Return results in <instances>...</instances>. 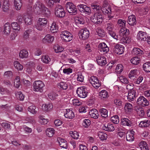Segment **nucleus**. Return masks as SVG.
Returning a JSON list of instances; mask_svg holds the SVG:
<instances>
[{
  "instance_id": "3",
  "label": "nucleus",
  "mask_w": 150,
  "mask_h": 150,
  "mask_svg": "<svg viewBox=\"0 0 150 150\" xmlns=\"http://www.w3.org/2000/svg\"><path fill=\"white\" fill-rule=\"evenodd\" d=\"M91 6L93 9L100 11L101 12L102 11L103 13L107 16L108 19H110L114 17L113 15L111 13V8L109 6L107 8L105 6H103V8H102L99 5L94 4H92Z\"/></svg>"
},
{
  "instance_id": "46",
  "label": "nucleus",
  "mask_w": 150,
  "mask_h": 150,
  "mask_svg": "<svg viewBox=\"0 0 150 150\" xmlns=\"http://www.w3.org/2000/svg\"><path fill=\"white\" fill-rule=\"evenodd\" d=\"M55 52L56 53H59L63 51L64 48L63 47L57 45H55L53 47Z\"/></svg>"
},
{
  "instance_id": "20",
  "label": "nucleus",
  "mask_w": 150,
  "mask_h": 150,
  "mask_svg": "<svg viewBox=\"0 0 150 150\" xmlns=\"http://www.w3.org/2000/svg\"><path fill=\"white\" fill-rule=\"evenodd\" d=\"M53 105L51 103L43 104L42 106V110L45 112H49L52 110Z\"/></svg>"
},
{
  "instance_id": "11",
  "label": "nucleus",
  "mask_w": 150,
  "mask_h": 150,
  "mask_svg": "<svg viewBox=\"0 0 150 150\" xmlns=\"http://www.w3.org/2000/svg\"><path fill=\"white\" fill-rule=\"evenodd\" d=\"M106 30L109 35L114 39L117 38V35L114 32V25L111 23H109L107 24Z\"/></svg>"
},
{
  "instance_id": "23",
  "label": "nucleus",
  "mask_w": 150,
  "mask_h": 150,
  "mask_svg": "<svg viewBox=\"0 0 150 150\" xmlns=\"http://www.w3.org/2000/svg\"><path fill=\"white\" fill-rule=\"evenodd\" d=\"M96 61L98 65L103 66L107 63L106 59L103 56H99L96 58Z\"/></svg>"
},
{
  "instance_id": "35",
  "label": "nucleus",
  "mask_w": 150,
  "mask_h": 150,
  "mask_svg": "<svg viewBox=\"0 0 150 150\" xmlns=\"http://www.w3.org/2000/svg\"><path fill=\"white\" fill-rule=\"evenodd\" d=\"M19 56L20 58L22 59L28 58V51L25 49L21 50L19 53Z\"/></svg>"
},
{
  "instance_id": "8",
  "label": "nucleus",
  "mask_w": 150,
  "mask_h": 150,
  "mask_svg": "<svg viewBox=\"0 0 150 150\" xmlns=\"http://www.w3.org/2000/svg\"><path fill=\"white\" fill-rule=\"evenodd\" d=\"M68 11L71 15H75L77 13V10L75 6L71 2H68L65 5Z\"/></svg>"
},
{
  "instance_id": "14",
  "label": "nucleus",
  "mask_w": 150,
  "mask_h": 150,
  "mask_svg": "<svg viewBox=\"0 0 150 150\" xmlns=\"http://www.w3.org/2000/svg\"><path fill=\"white\" fill-rule=\"evenodd\" d=\"M137 102L138 105L142 107L148 106L149 104V101L143 96L138 98Z\"/></svg>"
},
{
  "instance_id": "56",
  "label": "nucleus",
  "mask_w": 150,
  "mask_h": 150,
  "mask_svg": "<svg viewBox=\"0 0 150 150\" xmlns=\"http://www.w3.org/2000/svg\"><path fill=\"white\" fill-rule=\"evenodd\" d=\"M59 144L61 147L63 148H66L67 146L66 141L62 139H60L59 141Z\"/></svg>"
},
{
  "instance_id": "30",
  "label": "nucleus",
  "mask_w": 150,
  "mask_h": 150,
  "mask_svg": "<svg viewBox=\"0 0 150 150\" xmlns=\"http://www.w3.org/2000/svg\"><path fill=\"white\" fill-rule=\"evenodd\" d=\"M14 5L16 10H19L21 8L22 5V1L21 0H13Z\"/></svg>"
},
{
  "instance_id": "49",
  "label": "nucleus",
  "mask_w": 150,
  "mask_h": 150,
  "mask_svg": "<svg viewBox=\"0 0 150 150\" xmlns=\"http://www.w3.org/2000/svg\"><path fill=\"white\" fill-rule=\"evenodd\" d=\"M98 135L100 139L101 140H106L107 138V134L104 132H99L98 133Z\"/></svg>"
},
{
  "instance_id": "57",
  "label": "nucleus",
  "mask_w": 150,
  "mask_h": 150,
  "mask_svg": "<svg viewBox=\"0 0 150 150\" xmlns=\"http://www.w3.org/2000/svg\"><path fill=\"white\" fill-rule=\"evenodd\" d=\"M14 85L15 87L17 88H19L21 85L20 77L18 76H17L14 81Z\"/></svg>"
},
{
  "instance_id": "27",
  "label": "nucleus",
  "mask_w": 150,
  "mask_h": 150,
  "mask_svg": "<svg viewBox=\"0 0 150 150\" xmlns=\"http://www.w3.org/2000/svg\"><path fill=\"white\" fill-rule=\"evenodd\" d=\"M133 109L132 105L129 103H127L125 104L124 107V110L125 112L128 113L131 112Z\"/></svg>"
},
{
  "instance_id": "50",
  "label": "nucleus",
  "mask_w": 150,
  "mask_h": 150,
  "mask_svg": "<svg viewBox=\"0 0 150 150\" xmlns=\"http://www.w3.org/2000/svg\"><path fill=\"white\" fill-rule=\"evenodd\" d=\"M144 70L147 72H150V62L145 63L143 66Z\"/></svg>"
},
{
  "instance_id": "36",
  "label": "nucleus",
  "mask_w": 150,
  "mask_h": 150,
  "mask_svg": "<svg viewBox=\"0 0 150 150\" xmlns=\"http://www.w3.org/2000/svg\"><path fill=\"white\" fill-rule=\"evenodd\" d=\"M121 125L124 126L131 127L132 126V122L128 119L122 118L121 120Z\"/></svg>"
},
{
  "instance_id": "48",
  "label": "nucleus",
  "mask_w": 150,
  "mask_h": 150,
  "mask_svg": "<svg viewBox=\"0 0 150 150\" xmlns=\"http://www.w3.org/2000/svg\"><path fill=\"white\" fill-rule=\"evenodd\" d=\"M135 110L139 116L141 117H143L144 116V110L142 108L137 107L135 108Z\"/></svg>"
},
{
  "instance_id": "55",
  "label": "nucleus",
  "mask_w": 150,
  "mask_h": 150,
  "mask_svg": "<svg viewBox=\"0 0 150 150\" xmlns=\"http://www.w3.org/2000/svg\"><path fill=\"white\" fill-rule=\"evenodd\" d=\"M69 134L72 138L75 139H77L79 137V135L76 131H71L69 132Z\"/></svg>"
},
{
  "instance_id": "21",
  "label": "nucleus",
  "mask_w": 150,
  "mask_h": 150,
  "mask_svg": "<svg viewBox=\"0 0 150 150\" xmlns=\"http://www.w3.org/2000/svg\"><path fill=\"white\" fill-rule=\"evenodd\" d=\"M33 17L31 14L28 13L24 14V21L25 23L28 25H30L32 23Z\"/></svg>"
},
{
  "instance_id": "32",
  "label": "nucleus",
  "mask_w": 150,
  "mask_h": 150,
  "mask_svg": "<svg viewBox=\"0 0 150 150\" xmlns=\"http://www.w3.org/2000/svg\"><path fill=\"white\" fill-rule=\"evenodd\" d=\"M139 74V71L137 69L132 70L129 74V77L132 79L134 78H136Z\"/></svg>"
},
{
  "instance_id": "1",
  "label": "nucleus",
  "mask_w": 150,
  "mask_h": 150,
  "mask_svg": "<svg viewBox=\"0 0 150 150\" xmlns=\"http://www.w3.org/2000/svg\"><path fill=\"white\" fill-rule=\"evenodd\" d=\"M27 11L30 12H33L37 16L48 17L50 14V11L42 1L37 0L35 3L33 7L29 6L27 7Z\"/></svg>"
},
{
  "instance_id": "16",
  "label": "nucleus",
  "mask_w": 150,
  "mask_h": 150,
  "mask_svg": "<svg viewBox=\"0 0 150 150\" xmlns=\"http://www.w3.org/2000/svg\"><path fill=\"white\" fill-rule=\"evenodd\" d=\"M114 52L118 55L122 54L124 51V47L120 44H117L114 47Z\"/></svg>"
},
{
  "instance_id": "25",
  "label": "nucleus",
  "mask_w": 150,
  "mask_h": 150,
  "mask_svg": "<svg viewBox=\"0 0 150 150\" xmlns=\"http://www.w3.org/2000/svg\"><path fill=\"white\" fill-rule=\"evenodd\" d=\"M11 4L9 0H4L2 6V9L4 12L8 11L9 10Z\"/></svg>"
},
{
  "instance_id": "17",
  "label": "nucleus",
  "mask_w": 150,
  "mask_h": 150,
  "mask_svg": "<svg viewBox=\"0 0 150 150\" xmlns=\"http://www.w3.org/2000/svg\"><path fill=\"white\" fill-rule=\"evenodd\" d=\"M54 39V37L51 35L47 34L43 38L42 41L45 43H52Z\"/></svg>"
},
{
  "instance_id": "6",
  "label": "nucleus",
  "mask_w": 150,
  "mask_h": 150,
  "mask_svg": "<svg viewBox=\"0 0 150 150\" xmlns=\"http://www.w3.org/2000/svg\"><path fill=\"white\" fill-rule=\"evenodd\" d=\"M60 36L62 40L65 42H70L73 39L72 34L71 33L67 31L62 32Z\"/></svg>"
},
{
  "instance_id": "62",
  "label": "nucleus",
  "mask_w": 150,
  "mask_h": 150,
  "mask_svg": "<svg viewBox=\"0 0 150 150\" xmlns=\"http://www.w3.org/2000/svg\"><path fill=\"white\" fill-rule=\"evenodd\" d=\"M96 32L98 35L101 37L104 36L105 35V33L104 30L100 28L97 29Z\"/></svg>"
},
{
  "instance_id": "63",
  "label": "nucleus",
  "mask_w": 150,
  "mask_h": 150,
  "mask_svg": "<svg viewBox=\"0 0 150 150\" xmlns=\"http://www.w3.org/2000/svg\"><path fill=\"white\" fill-rule=\"evenodd\" d=\"M48 96L49 98L52 100H54L56 99L57 95L53 93H50L48 94Z\"/></svg>"
},
{
  "instance_id": "2",
  "label": "nucleus",
  "mask_w": 150,
  "mask_h": 150,
  "mask_svg": "<svg viewBox=\"0 0 150 150\" xmlns=\"http://www.w3.org/2000/svg\"><path fill=\"white\" fill-rule=\"evenodd\" d=\"M129 33V30L125 28H121L120 30L119 35H117V38H115V39L119 40L120 42L122 44H129L131 41V38L127 36Z\"/></svg>"
},
{
  "instance_id": "22",
  "label": "nucleus",
  "mask_w": 150,
  "mask_h": 150,
  "mask_svg": "<svg viewBox=\"0 0 150 150\" xmlns=\"http://www.w3.org/2000/svg\"><path fill=\"white\" fill-rule=\"evenodd\" d=\"M64 116L66 118L68 119H73L75 116L74 112L70 109L65 110Z\"/></svg>"
},
{
  "instance_id": "9",
  "label": "nucleus",
  "mask_w": 150,
  "mask_h": 150,
  "mask_svg": "<svg viewBox=\"0 0 150 150\" xmlns=\"http://www.w3.org/2000/svg\"><path fill=\"white\" fill-rule=\"evenodd\" d=\"M77 7L82 13L89 15L91 13L90 8L86 5L80 4L77 6Z\"/></svg>"
},
{
  "instance_id": "19",
  "label": "nucleus",
  "mask_w": 150,
  "mask_h": 150,
  "mask_svg": "<svg viewBox=\"0 0 150 150\" xmlns=\"http://www.w3.org/2000/svg\"><path fill=\"white\" fill-rule=\"evenodd\" d=\"M98 50L101 52L106 53L109 51V48L104 42L100 43L98 45Z\"/></svg>"
},
{
  "instance_id": "41",
  "label": "nucleus",
  "mask_w": 150,
  "mask_h": 150,
  "mask_svg": "<svg viewBox=\"0 0 150 150\" xmlns=\"http://www.w3.org/2000/svg\"><path fill=\"white\" fill-rule=\"evenodd\" d=\"M99 95L101 99L105 98L108 97V92L105 90H103L100 91L99 92Z\"/></svg>"
},
{
  "instance_id": "12",
  "label": "nucleus",
  "mask_w": 150,
  "mask_h": 150,
  "mask_svg": "<svg viewBox=\"0 0 150 150\" xmlns=\"http://www.w3.org/2000/svg\"><path fill=\"white\" fill-rule=\"evenodd\" d=\"M76 93L78 96L81 98H85L88 95V92L84 86L78 88L76 90Z\"/></svg>"
},
{
  "instance_id": "28",
  "label": "nucleus",
  "mask_w": 150,
  "mask_h": 150,
  "mask_svg": "<svg viewBox=\"0 0 150 150\" xmlns=\"http://www.w3.org/2000/svg\"><path fill=\"white\" fill-rule=\"evenodd\" d=\"M136 17L133 15H131L128 16L127 22L131 26H134L136 24Z\"/></svg>"
},
{
  "instance_id": "58",
  "label": "nucleus",
  "mask_w": 150,
  "mask_h": 150,
  "mask_svg": "<svg viewBox=\"0 0 150 150\" xmlns=\"http://www.w3.org/2000/svg\"><path fill=\"white\" fill-rule=\"evenodd\" d=\"M110 120L113 123L117 124L119 122V117L117 115H115L111 117Z\"/></svg>"
},
{
  "instance_id": "43",
  "label": "nucleus",
  "mask_w": 150,
  "mask_h": 150,
  "mask_svg": "<svg viewBox=\"0 0 150 150\" xmlns=\"http://www.w3.org/2000/svg\"><path fill=\"white\" fill-rule=\"evenodd\" d=\"M11 26L12 29L16 32L19 31L21 29L19 25L16 22L12 23Z\"/></svg>"
},
{
  "instance_id": "51",
  "label": "nucleus",
  "mask_w": 150,
  "mask_h": 150,
  "mask_svg": "<svg viewBox=\"0 0 150 150\" xmlns=\"http://www.w3.org/2000/svg\"><path fill=\"white\" fill-rule=\"evenodd\" d=\"M58 86L61 89L66 90L68 87V85L65 82L62 81L58 84Z\"/></svg>"
},
{
  "instance_id": "24",
  "label": "nucleus",
  "mask_w": 150,
  "mask_h": 150,
  "mask_svg": "<svg viewBox=\"0 0 150 150\" xmlns=\"http://www.w3.org/2000/svg\"><path fill=\"white\" fill-rule=\"evenodd\" d=\"M134 132L133 129H131L128 131L126 134V139L127 141L131 142L133 141L134 139Z\"/></svg>"
},
{
  "instance_id": "38",
  "label": "nucleus",
  "mask_w": 150,
  "mask_h": 150,
  "mask_svg": "<svg viewBox=\"0 0 150 150\" xmlns=\"http://www.w3.org/2000/svg\"><path fill=\"white\" fill-rule=\"evenodd\" d=\"M132 53L134 55H138L141 56L144 54V52L139 48L134 47L132 50Z\"/></svg>"
},
{
  "instance_id": "7",
  "label": "nucleus",
  "mask_w": 150,
  "mask_h": 150,
  "mask_svg": "<svg viewBox=\"0 0 150 150\" xmlns=\"http://www.w3.org/2000/svg\"><path fill=\"white\" fill-rule=\"evenodd\" d=\"M91 20L95 23L98 24L101 23L103 21V17L100 11H98L96 12L91 17Z\"/></svg>"
},
{
  "instance_id": "42",
  "label": "nucleus",
  "mask_w": 150,
  "mask_h": 150,
  "mask_svg": "<svg viewBox=\"0 0 150 150\" xmlns=\"http://www.w3.org/2000/svg\"><path fill=\"white\" fill-rule=\"evenodd\" d=\"M38 122L42 125H45L47 124L49 121V120L47 119H45L44 116L40 115L38 117Z\"/></svg>"
},
{
  "instance_id": "53",
  "label": "nucleus",
  "mask_w": 150,
  "mask_h": 150,
  "mask_svg": "<svg viewBox=\"0 0 150 150\" xmlns=\"http://www.w3.org/2000/svg\"><path fill=\"white\" fill-rule=\"evenodd\" d=\"M140 62V59L138 57H133L131 60V62L134 65L138 64Z\"/></svg>"
},
{
  "instance_id": "37",
  "label": "nucleus",
  "mask_w": 150,
  "mask_h": 150,
  "mask_svg": "<svg viewBox=\"0 0 150 150\" xmlns=\"http://www.w3.org/2000/svg\"><path fill=\"white\" fill-rule=\"evenodd\" d=\"M58 30V26L56 22L54 21L52 24L50 28V30L52 33H57Z\"/></svg>"
},
{
  "instance_id": "40",
  "label": "nucleus",
  "mask_w": 150,
  "mask_h": 150,
  "mask_svg": "<svg viewBox=\"0 0 150 150\" xmlns=\"http://www.w3.org/2000/svg\"><path fill=\"white\" fill-rule=\"evenodd\" d=\"M139 146L141 150H149L148 146L146 142L142 141L139 144Z\"/></svg>"
},
{
  "instance_id": "18",
  "label": "nucleus",
  "mask_w": 150,
  "mask_h": 150,
  "mask_svg": "<svg viewBox=\"0 0 150 150\" xmlns=\"http://www.w3.org/2000/svg\"><path fill=\"white\" fill-rule=\"evenodd\" d=\"M137 38L140 41H145L148 38V36L145 32L139 31L137 35Z\"/></svg>"
},
{
  "instance_id": "60",
  "label": "nucleus",
  "mask_w": 150,
  "mask_h": 150,
  "mask_svg": "<svg viewBox=\"0 0 150 150\" xmlns=\"http://www.w3.org/2000/svg\"><path fill=\"white\" fill-rule=\"evenodd\" d=\"M123 70V66L120 64H117L116 68V71L118 74H120L122 72Z\"/></svg>"
},
{
  "instance_id": "4",
  "label": "nucleus",
  "mask_w": 150,
  "mask_h": 150,
  "mask_svg": "<svg viewBox=\"0 0 150 150\" xmlns=\"http://www.w3.org/2000/svg\"><path fill=\"white\" fill-rule=\"evenodd\" d=\"M47 20L45 18H39L35 26L36 29L39 31H42L43 27H45L47 24Z\"/></svg>"
},
{
  "instance_id": "47",
  "label": "nucleus",
  "mask_w": 150,
  "mask_h": 150,
  "mask_svg": "<svg viewBox=\"0 0 150 150\" xmlns=\"http://www.w3.org/2000/svg\"><path fill=\"white\" fill-rule=\"evenodd\" d=\"M16 97L18 100H23L24 98V95L21 91H16L15 92Z\"/></svg>"
},
{
  "instance_id": "39",
  "label": "nucleus",
  "mask_w": 150,
  "mask_h": 150,
  "mask_svg": "<svg viewBox=\"0 0 150 150\" xmlns=\"http://www.w3.org/2000/svg\"><path fill=\"white\" fill-rule=\"evenodd\" d=\"M13 66L15 69L18 71H21L23 68V66L17 61H14Z\"/></svg>"
},
{
  "instance_id": "10",
  "label": "nucleus",
  "mask_w": 150,
  "mask_h": 150,
  "mask_svg": "<svg viewBox=\"0 0 150 150\" xmlns=\"http://www.w3.org/2000/svg\"><path fill=\"white\" fill-rule=\"evenodd\" d=\"M55 14L56 16L59 18L64 17L65 15V12L63 7L60 5L57 6L55 9Z\"/></svg>"
},
{
  "instance_id": "64",
  "label": "nucleus",
  "mask_w": 150,
  "mask_h": 150,
  "mask_svg": "<svg viewBox=\"0 0 150 150\" xmlns=\"http://www.w3.org/2000/svg\"><path fill=\"white\" fill-rule=\"evenodd\" d=\"M9 92L6 88L2 87H0V93L2 95L7 94Z\"/></svg>"
},
{
  "instance_id": "31",
  "label": "nucleus",
  "mask_w": 150,
  "mask_h": 150,
  "mask_svg": "<svg viewBox=\"0 0 150 150\" xmlns=\"http://www.w3.org/2000/svg\"><path fill=\"white\" fill-rule=\"evenodd\" d=\"M11 31V26L9 23H5L4 26V33L5 35H8Z\"/></svg>"
},
{
  "instance_id": "13",
  "label": "nucleus",
  "mask_w": 150,
  "mask_h": 150,
  "mask_svg": "<svg viewBox=\"0 0 150 150\" xmlns=\"http://www.w3.org/2000/svg\"><path fill=\"white\" fill-rule=\"evenodd\" d=\"M79 35L80 38L81 39L83 40L86 39L89 36V31L86 28L82 29L79 31Z\"/></svg>"
},
{
  "instance_id": "44",
  "label": "nucleus",
  "mask_w": 150,
  "mask_h": 150,
  "mask_svg": "<svg viewBox=\"0 0 150 150\" xmlns=\"http://www.w3.org/2000/svg\"><path fill=\"white\" fill-rule=\"evenodd\" d=\"M54 129L52 128H48L46 130L47 135L49 137H52L54 134Z\"/></svg>"
},
{
  "instance_id": "29",
  "label": "nucleus",
  "mask_w": 150,
  "mask_h": 150,
  "mask_svg": "<svg viewBox=\"0 0 150 150\" xmlns=\"http://www.w3.org/2000/svg\"><path fill=\"white\" fill-rule=\"evenodd\" d=\"M136 95V91L134 89L129 90L127 96V99L129 101H132L134 99Z\"/></svg>"
},
{
  "instance_id": "54",
  "label": "nucleus",
  "mask_w": 150,
  "mask_h": 150,
  "mask_svg": "<svg viewBox=\"0 0 150 150\" xmlns=\"http://www.w3.org/2000/svg\"><path fill=\"white\" fill-rule=\"evenodd\" d=\"M91 124V122L88 119H85L83 120L82 125L86 128H88Z\"/></svg>"
},
{
  "instance_id": "59",
  "label": "nucleus",
  "mask_w": 150,
  "mask_h": 150,
  "mask_svg": "<svg viewBox=\"0 0 150 150\" xmlns=\"http://www.w3.org/2000/svg\"><path fill=\"white\" fill-rule=\"evenodd\" d=\"M100 111L101 115L103 117H108V111L106 109L101 108L100 109Z\"/></svg>"
},
{
  "instance_id": "52",
  "label": "nucleus",
  "mask_w": 150,
  "mask_h": 150,
  "mask_svg": "<svg viewBox=\"0 0 150 150\" xmlns=\"http://www.w3.org/2000/svg\"><path fill=\"white\" fill-rule=\"evenodd\" d=\"M28 111L31 113L35 114L37 113V110L36 106L34 105H31L29 106L28 108Z\"/></svg>"
},
{
  "instance_id": "61",
  "label": "nucleus",
  "mask_w": 150,
  "mask_h": 150,
  "mask_svg": "<svg viewBox=\"0 0 150 150\" xmlns=\"http://www.w3.org/2000/svg\"><path fill=\"white\" fill-rule=\"evenodd\" d=\"M114 103L117 106H120L122 105V102L121 99L117 98L114 99Z\"/></svg>"
},
{
  "instance_id": "15",
  "label": "nucleus",
  "mask_w": 150,
  "mask_h": 150,
  "mask_svg": "<svg viewBox=\"0 0 150 150\" xmlns=\"http://www.w3.org/2000/svg\"><path fill=\"white\" fill-rule=\"evenodd\" d=\"M89 81L93 86L96 88H98L100 86V83L96 76H91L89 79Z\"/></svg>"
},
{
  "instance_id": "45",
  "label": "nucleus",
  "mask_w": 150,
  "mask_h": 150,
  "mask_svg": "<svg viewBox=\"0 0 150 150\" xmlns=\"http://www.w3.org/2000/svg\"><path fill=\"white\" fill-rule=\"evenodd\" d=\"M42 61L45 64H48L51 61L50 58L47 55H43L41 56Z\"/></svg>"
},
{
  "instance_id": "34",
  "label": "nucleus",
  "mask_w": 150,
  "mask_h": 150,
  "mask_svg": "<svg viewBox=\"0 0 150 150\" xmlns=\"http://www.w3.org/2000/svg\"><path fill=\"white\" fill-rule=\"evenodd\" d=\"M89 115L91 117L96 119L98 118V111L96 109H92L90 111Z\"/></svg>"
},
{
  "instance_id": "5",
  "label": "nucleus",
  "mask_w": 150,
  "mask_h": 150,
  "mask_svg": "<svg viewBox=\"0 0 150 150\" xmlns=\"http://www.w3.org/2000/svg\"><path fill=\"white\" fill-rule=\"evenodd\" d=\"M45 86L44 83L40 80L35 81L33 84V90L35 92L42 93Z\"/></svg>"
},
{
  "instance_id": "26",
  "label": "nucleus",
  "mask_w": 150,
  "mask_h": 150,
  "mask_svg": "<svg viewBox=\"0 0 150 150\" xmlns=\"http://www.w3.org/2000/svg\"><path fill=\"white\" fill-rule=\"evenodd\" d=\"M150 125V120L146 119L140 121L138 124L139 127L144 128L148 127Z\"/></svg>"
},
{
  "instance_id": "33",
  "label": "nucleus",
  "mask_w": 150,
  "mask_h": 150,
  "mask_svg": "<svg viewBox=\"0 0 150 150\" xmlns=\"http://www.w3.org/2000/svg\"><path fill=\"white\" fill-rule=\"evenodd\" d=\"M103 129L105 130L112 132L115 129V128L112 125L108 124L107 125H104L102 127Z\"/></svg>"
}]
</instances>
